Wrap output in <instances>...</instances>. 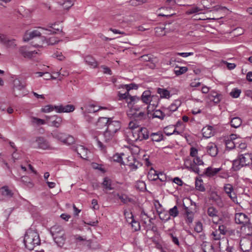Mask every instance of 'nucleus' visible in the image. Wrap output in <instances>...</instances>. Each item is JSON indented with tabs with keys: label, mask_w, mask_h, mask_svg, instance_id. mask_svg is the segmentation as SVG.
Instances as JSON below:
<instances>
[{
	"label": "nucleus",
	"mask_w": 252,
	"mask_h": 252,
	"mask_svg": "<svg viewBox=\"0 0 252 252\" xmlns=\"http://www.w3.org/2000/svg\"><path fill=\"white\" fill-rule=\"evenodd\" d=\"M106 129L109 130L111 132L116 133L121 128V123L119 121L114 120L113 118L110 120Z\"/></svg>",
	"instance_id": "nucleus-9"
},
{
	"label": "nucleus",
	"mask_w": 252,
	"mask_h": 252,
	"mask_svg": "<svg viewBox=\"0 0 252 252\" xmlns=\"http://www.w3.org/2000/svg\"><path fill=\"white\" fill-rule=\"evenodd\" d=\"M183 205L185 208L186 214L187 216V218L186 219V222L188 224H190L192 223L193 220V217H194V214L193 213L190 211L188 207L185 206L184 203H183Z\"/></svg>",
	"instance_id": "nucleus-23"
},
{
	"label": "nucleus",
	"mask_w": 252,
	"mask_h": 252,
	"mask_svg": "<svg viewBox=\"0 0 252 252\" xmlns=\"http://www.w3.org/2000/svg\"><path fill=\"white\" fill-rule=\"evenodd\" d=\"M41 37L40 32L37 30H33L29 33H26L24 37V40L26 42L29 41L31 39L36 37Z\"/></svg>",
	"instance_id": "nucleus-21"
},
{
	"label": "nucleus",
	"mask_w": 252,
	"mask_h": 252,
	"mask_svg": "<svg viewBox=\"0 0 252 252\" xmlns=\"http://www.w3.org/2000/svg\"><path fill=\"white\" fill-rule=\"evenodd\" d=\"M133 118L137 121H141L143 119H145L146 118V115L145 112H140L139 113L135 112L132 114Z\"/></svg>",
	"instance_id": "nucleus-49"
},
{
	"label": "nucleus",
	"mask_w": 252,
	"mask_h": 252,
	"mask_svg": "<svg viewBox=\"0 0 252 252\" xmlns=\"http://www.w3.org/2000/svg\"><path fill=\"white\" fill-rule=\"evenodd\" d=\"M150 136L153 142H159L163 139V135L162 132L160 131L152 133Z\"/></svg>",
	"instance_id": "nucleus-35"
},
{
	"label": "nucleus",
	"mask_w": 252,
	"mask_h": 252,
	"mask_svg": "<svg viewBox=\"0 0 252 252\" xmlns=\"http://www.w3.org/2000/svg\"><path fill=\"white\" fill-rule=\"evenodd\" d=\"M140 216L142 219L144 220V223L145 225L143 226L146 231L145 235L150 239L158 232V227L155 225L151 224L152 219H149L147 214L144 211L141 212Z\"/></svg>",
	"instance_id": "nucleus-4"
},
{
	"label": "nucleus",
	"mask_w": 252,
	"mask_h": 252,
	"mask_svg": "<svg viewBox=\"0 0 252 252\" xmlns=\"http://www.w3.org/2000/svg\"><path fill=\"white\" fill-rule=\"evenodd\" d=\"M21 182L29 188H32L33 186L31 180L27 176H23L21 178Z\"/></svg>",
	"instance_id": "nucleus-50"
},
{
	"label": "nucleus",
	"mask_w": 252,
	"mask_h": 252,
	"mask_svg": "<svg viewBox=\"0 0 252 252\" xmlns=\"http://www.w3.org/2000/svg\"><path fill=\"white\" fill-rule=\"evenodd\" d=\"M63 113H70L75 110V107L72 104H67L65 106L63 105Z\"/></svg>",
	"instance_id": "nucleus-53"
},
{
	"label": "nucleus",
	"mask_w": 252,
	"mask_h": 252,
	"mask_svg": "<svg viewBox=\"0 0 252 252\" xmlns=\"http://www.w3.org/2000/svg\"><path fill=\"white\" fill-rule=\"evenodd\" d=\"M157 93L160 95L161 98H169L170 96L169 91L165 89L158 88Z\"/></svg>",
	"instance_id": "nucleus-38"
},
{
	"label": "nucleus",
	"mask_w": 252,
	"mask_h": 252,
	"mask_svg": "<svg viewBox=\"0 0 252 252\" xmlns=\"http://www.w3.org/2000/svg\"><path fill=\"white\" fill-rule=\"evenodd\" d=\"M221 170V168H213L211 166H209L205 169V171L202 172L200 171V174H205L206 176L209 177H212L217 174Z\"/></svg>",
	"instance_id": "nucleus-17"
},
{
	"label": "nucleus",
	"mask_w": 252,
	"mask_h": 252,
	"mask_svg": "<svg viewBox=\"0 0 252 252\" xmlns=\"http://www.w3.org/2000/svg\"><path fill=\"white\" fill-rule=\"evenodd\" d=\"M212 236H213V239L214 240H220L221 239L222 236L218 230L213 231L212 233Z\"/></svg>",
	"instance_id": "nucleus-61"
},
{
	"label": "nucleus",
	"mask_w": 252,
	"mask_h": 252,
	"mask_svg": "<svg viewBox=\"0 0 252 252\" xmlns=\"http://www.w3.org/2000/svg\"><path fill=\"white\" fill-rule=\"evenodd\" d=\"M49 125L55 127H59L62 122V118L58 115L45 116L44 117Z\"/></svg>",
	"instance_id": "nucleus-8"
},
{
	"label": "nucleus",
	"mask_w": 252,
	"mask_h": 252,
	"mask_svg": "<svg viewBox=\"0 0 252 252\" xmlns=\"http://www.w3.org/2000/svg\"><path fill=\"white\" fill-rule=\"evenodd\" d=\"M188 70V68L186 66L180 67L178 65L174 66V73L177 76H179L185 73Z\"/></svg>",
	"instance_id": "nucleus-39"
},
{
	"label": "nucleus",
	"mask_w": 252,
	"mask_h": 252,
	"mask_svg": "<svg viewBox=\"0 0 252 252\" xmlns=\"http://www.w3.org/2000/svg\"><path fill=\"white\" fill-rule=\"evenodd\" d=\"M53 110L54 106L51 104L47 105L41 109V111L43 113H48L53 111Z\"/></svg>",
	"instance_id": "nucleus-60"
},
{
	"label": "nucleus",
	"mask_w": 252,
	"mask_h": 252,
	"mask_svg": "<svg viewBox=\"0 0 252 252\" xmlns=\"http://www.w3.org/2000/svg\"><path fill=\"white\" fill-rule=\"evenodd\" d=\"M125 156L124 153L118 154L116 153L113 156V160L115 162L120 163L121 164L125 165V163L123 161L122 156Z\"/></svg>",
	"instance_id": "nucleus-48"
},
{
	"label": "nucleus",
	"mask_w": 252,
	"mask_h": 252,
	"mask_svg": "<svg viewBox=\"0 0 252 252\" xmlns=\"http://www.w3.org/2000/svg\"><path fill=\"white\" fill-rule=\"evenodd\" d=\"M131 217L129 218L131 220V221L129 223L131 225L132 229L134 231H137L140 230V225L139 221H136L134 220V216L132 214H130Z\"/></svg>",
	"instance_id": "nucleus-36"
},
{
	"label": "nucleus",
	"mask_w": 252,
	"mask_h": 252,
	"mask_svg": "<svg viewBox=\"0 0 252 252\" xmlns=\"http://www.w3.org/2000/svg\"><path fill=\"white\" fill-rule=\"evenodd\" d=\"M53 239L56 244L59 247H62L63 246L65 242L66 237L65 235V233L64 234V235H60L59 236L54 237Z\"/></svg>",
	"instance_id": "nucleus-30"
},
{
	"label": "nucleus",
	"mask_w": 252,
	"mask_h": 252,
	"mask_svg": "<svg viewBox=\"0 0 252 252\" xmlns=\"http://www.w3.org/2000/svg\"><path fill=\"white\" fill-rule=\"evenodd\" d=\"M158 209L159 208H157L159 217L160 220L164 221H168L170 219L171 216H173V208H170L168 212L166 210L159 211Z\"/></svg>",
	"instance_id": "nucleus-12"
},
{
	"label": "nucleus",
	"mask_w": 252,
	"mask_h": 252,
	"mask_svg": "<svg viewBox=\"0 0 252 252\" xmlns=\"http://www.w3.org/2000/svg\"><path fill=\"white\" fill-rule=\"evenodd\" d=\"M115 134V133L111 132L109 130L108 131V130L106 129L103 133L104 142L108 143L112 140Z\"/></svg>",
	"instance_id": "nucleus-33"
},
{
	"label": "nucleus",
	"mask_w": 252,
	"mask_h": 252,
	"mask_svg": "<svg viewBox=\"0 0 252 252\" xmlns=\"http://www.w3.org/2000/svg\"><path fill=\"white\" fill-rule=\"evenodd\" d=\"M50 232L53 238L59 236L60 235H64L65 233L63 228L58 225H55L51 227L50 229Z\"/></svg>",
	"instance_id": "nucleus-14"
},
{
	"label": "nucleus",
	"mask_w": 252,
	"mask_h": 252,
	"mask_svg": "<svg viewBox=\"0 0 252 252\" xmlns=\"http://www.w3.org/2000/svg\"><path fill=\"white\" fill-rule=\"evenodd\" d=\"M225 145L226 148L230 150L234 149L235 147L234 142L232 140L229 139L226 140Z\"/></svg>",
	"instance_id": "nucleus-63"
},
{
	"label": "nucleus",
	"mask_w": 252,
	"mask_h": 252,
	"mask_svg": "<svg viewBox=\"0 0 252 252\" xmlns=\"http://www.w3.org/2000/svg\"><path fill=\"white\" fill-rule=\"evenodd\" d=\"M150 239L156 245L157 248H161V245L160 243V234L159 232Z\"/></svg>",
	"instance_id": "nucleus-43"
},
{
	"label": "nucleus",
	"mask_w": 252,
	"mask_h": 252,
	"mask_svg": "<svg viewBox=\"0 0 252 252\" xmlns=\"http://www.w3.org/2000/svg\"><path fill=\"white\" fill-rule=\"evenodd\" d=\"M198 150L194 147H191L190 149V156L193 158V160L186 159L185 161V165L187 168L191 171L194 172L198 174H200L199 165H203L204 162L199 157L197 156Z\"/></svg>",
	"instance_id": "nucleus-1"
},
{
	"label": "nucleus",
	"mask_w": 252,
	"mask_h": 252,
	"mask_svg": "<svg viewBox=\"0 0 252 252\" xmlns=\"http://www.w3.org/2000/svg\"><path fill=\"white\" fill-rule=\"evenodd\" d=\"M102 185L104 189L108 190L113 189L114 188L111 187V180L107 177L104 178Z\"/></svg>",
	"instance_id": "nucleus-47"
},
{
	"label": "nucleus",
	"mask_w": 252,
	"mask_h": 252,
	"mask_svg": "<svg viewBox=\"0 0 252 252\" xmlns=\"http://www.w3.org/2000/svg\"><path fill=\"white\" fill-rule=\"evenodd\" d=\"M32 122L37 125H45L46 123L45 120L34 117L32 118Z\"/></svg>",
	"instance_id": "nucleus-57"
},
{
	"label": "nucleus",
	"mask_w": 252,
	"mask_h": 252,
	"mask_svg": "<svg viewBox=\"0 0 252 252\" xmlns=\"http://www.w3.org/2000/svg\"><path fill=\"white\" fill-rule=\"evenodd\" d=\"M169 222L167 221H164L163 223V228L165 231L168 232V234L171 236L172 241H173V232L172 229H173V226L171 225L170 226ZM172 224V223H171Z\"/></svg>",
	"instance_id": "nucleus-34"
},
{
	"label": "nucleus",
	"mask_w": 252,
	"mask_h": 252,
	"mask_svg": "<svg viewBox=\"0 0 252 252\" xmlns=\"http://www.w3.org/2000/svg\"><path fill=\"white\" fill-rule=\"evenodd\" d=\"M135 188L137 190L143 191L146 189V184L142 181H139L136 183Z\"/></svg>",
	"instance_id": "nucleus-52"
},
{
	"label": "nucleus",
	"mask_w": 252,
	"mask_h": 252,
	"mask_svg": "<svg viewBox=\"0 0 252 252\" xmlns=\"http://www.w3.org/2000/svg\"><path fill=\"white\" fill-rule=\"evenodd\" d=\"M243 228L244 234L247 236L252 235V223L249 222L247 224L243 225L242 227Z\"/></svg>",
	"instance_id": "nucleus-37"
},
{
	"label": "nucleus",
	"mask_w": 252,
	"mask_h": 252,
	"mask_svg": "<svg viewBox=\"0 0 252 252\" xmlns=\"http://www.w3.org/2000/svg\"><path fill=\"white\" fill-rule=\"evenodd\" d=\"M222 219H219V220L216 222V224H219L218 229H217L219 232L222 235H227V226L226 224H222ZM214 223H215V221H213Z\"/></svg>",
	"instance_id": "nucleus-22"
},
{
	"label": "nucleus",
	"mask_w": 252,
	"mask_h": 252,
	"mask_svg": "<svg viewBox=\"0 0 252 252\" xmlns=\"http://www.w3.org/2000/svg\"><path fill=\"white\" fill-rule=\"evenodd\" d=\"M25 86L22 84L18 80L14 81V86L13 88V94L17 97H21L25 95Z\"/></svg>",
	"instance_id": "nucleus-7"
},
{
	"label": "nucleus",
	"mask_w": 252,
	"mask_h": 252,
	"mask_svg": "<svg viewBox=\"0 0 252 252\" xmlns=\"http://www.w3.org/2000/svg\"><path fill=\"white\" fill-rule=\"evenodd\" d=\"M151 92L149 91H144L141 97V102L143 103H145L146 104L149 103V106H147V108L148 109L151 106H152V108H154L157 106L158 104L152 103V100H151Z\"/></svg>",
	"instance_id": "nucleus-10"
},
{
	"label": "nucleus",
	"mask_w": 252,
	"mask_h": 252,
	"mask_svg": "<svg viewBox=\"0 0 252 252\" xmlns=\"http://www.w3.org/2000/svg\"><path fill=\"white\" fill-rule=\"evenodd\" d=\"M110 120H111V118L99 117L97 120L96 125L100 128L105 126H107L109 121H110Z\"/></svg>",
	"instance_id": "nucleus-28"
},
{
	"label": "nucleus",
	"mask_w": 252,
	"mask_h": 252,
	"mask_svg": "<svg viewBox=\"0 0 252 252\" xmlns=\"http://www.w3.org/2000/svg\"><path fill=\"white\" fill-rule=\"evenodd\" d=\"M210 200H212L220 208L224 206V203L220 197L216 192H212L210 195Z\"/></svg>",
	"instance_id": "nucleus-16"
},
{
	"label": "nucleus",
	"mask_w": 252,
	"mask_h": 252,
	"mask_svg": "<svg viewBox=\"0 0 252 252\" xmlns=\"http://www.w3.org/2000/svg\"><path fill=\"white\" fill-rule=\"evenodd\" d=\"M225 7H221V6H215L213 8V9L210 11H215L218 12L219 14L216 17L209 18V19L212 20H219L223 17V15L220 14V11L223 9H226Z\"/></svg>",
	"instance_id": "nucleus-29"
},
{
	"label": "nucleus",
	"mask_w": 252,
	"mask_h": 252,
	"mask_svg": "<svg viewBox=\"0 0 252 252\" xmlns=\"http://www.w3.org/2000/svg\"><path fill=\"white\" fill-rule=\"evenodd\" d=\"M241 93V91L237 88L233 89L230 93V95L233 98H238Z\"/></svg>",
	"instance_id": "nucleus-58"
},
{
	"label": "nucleus",
	"mask_w": 252,
	"mask_h": 252,
	"mask_svg": "<svg viewBox=\"0 0 252 252\" xmlns=\"http://www.w3.org/2000/svg\"><path fill=\"white\" fill-rule=\"evenodd\" d=\"M213 127L211 126H207L204 127L202 129V133L203 137L207 138L211 137L213 135Z\"/></svg>",
	"instance_id": "nucleus-26"
},
{
	"label": "nucleus",
	"mask_w": 252,
	"mask_h": 252,
	"mask_svg": "<svg viewBox=\"0 0 252 252\" xmlns=\"http://www.w3.org/2000/svg\"><path fill=\"white\" fill-rule=\"evenodd\" d=\"M174 134H179L183 133L185 128V126H184L183 122L180 120H179L176 123V124L174 125Z\"/></svg>",
	"instance_id": "nucleus-32"
},
{
	"label": "nucleus",
	"mask_w": 252,
	"mask_h": 252,
	"mask_svg": "<svg viewBox=\"0 0 252 252\" xmlns=\"http://www.w3.org/2000/svg\"><path fill=\"white\" fill-rule=\"evenodd\" d=\"M195 189L201 192L205 191V188L204 186L202 180L196 179L195 181Z\"/></svg>",
	"instance_id": "nucleus-46"
},
{
	"label": "nucleus",
	"mask_w": 252,
	"mask_h": 252,
	"mask_svg": "<svg viewBox=\"0 0 252 252\" xmlns=\"http://www.w3.org/2000/svg\"><path fill=\"white\" fill-rule=\"evenodd\" d=\"M203 230V225L201 221H198L196 222L195 226L194 227V230L197 233L201 232Z\"/></svg>",
	"instance_id": "nucleus-62"
},
{
	"label": "nucleus",
	"mask_w": 252,
	"mask_h": 252,
	"mask_svg": "<svg viewBox=\"0 0 252 252\" xmlns=\"http://www.w3.org/2000/svg\"><path fill=\"white\" fill-rule=\"evenodd\" d=\"M133 135L135 137V141H142L146 140L149 137V132L146 127H140L138 129L133 132Z\"/></svg>",
	"instance_id": "nucleus-6"
},
{
	"label": "nucleus",
	"mask_w": 252,
	"mask_h": 252,
	"mask_svg": "<svg viewBox=\"0 0 252 252\" xmlns=\"http://www.w3.org/2000/svg\"><path fill=\"white\" fill-rule=\"evenodd\" d=\"M235 221L237 224H242L243 225L250 222L248 217L244 213H238L235 215Z\"/></svg>",
	"instance_id": "nucleus-13"
},
{
	"label": "nucleus",
	"mask_w": 252,
	"mask_h": 252,
	"mask_svg": "<svg viewBox=\"0 0 252 252\" xmlns=\"http://www.w3.org/2000/svg\"><path fill=\"white\" fill-rule=\"evenodd\" d=\"M218 213V210L213 206H210L207 209V215L210 217L214 218L217 217Z\"/></svg>",
	"instance_id": "nucleus-45"
},
{
	"label": "nucleus",
	"mask_w": 252,
	"mask_h": 252,
	"mask_svg": "<svg viewBox=\"0 0 252 252\" xmlns=\"http://www.w3.org/2000/svg\"><path fill=\"white\" fill-rule=\"evenodd\" d=\"M209 99L212 100L215 103H218L222 98V95L217 92L212 91L209 94Z\"/></svg>",
	"instance_id": "nucleus-24"
},
{
	"label": "nucleus",
	"mask_w": 252,
	"mask_h": 252,
	"mask_svg": "<svg viewBox=\"0 0 252 252\" xmlns=\"http://www.w3.org/2000/svg\"><path fill=\"white\" fill-rule=\"evenodd\" d=\"M36 142L37 143L39 148L44 150L52 149V148L50 147L48 141L42 137H37L36 139Z\"/></svg>",
	"instance_id": "nucleus-15"
},
{
	"label": "nucleus",
	"mask_w": 252,
	"mask_h": 252,
	"mask_svg": "<svg viewBox=\"0 0 252 252\" xmlns=\"http://www.w3.org/2000/svg\"><path fill=\"white\" fill-rule=\"evenodd\" d=\"M3 45L7 47H15L16 46L15 43V40L13 39H10L7 36L5 40V42L3 43Z\"/></svg>",
	"instance_id": "nucleus-51"
},
{
	"label": "nucleus",
	"mask_w": 252,
	"mask_h": 252,
	"mask_svg": "<svg viewBox=\"0 0 252 252\" xmlns=\"http://www.w3.org/2000/svg\"><path fill=\"white\" fill-rule=\"evenodd\" d=\"M172 22L166 23L164 28L157 27L155 28V32L158 36H162L165 34L166 32L171 30L169 26L171 24Z\"/></svg>",
	"instance_id": "nucleus-18"
},
{
	"label": "nucleus",
	"mask_w": 252,
	"mask_h": 252,
	"mask_svg": "<svg viewBox=\"0 0 252 252\" xmlns=\"http://www.w3.org/2000/svg\"><path fill=\"white\" fill-rule=\"evenodd\" d=\"M201 247L203 252H215L214 246L210 242H203Z\"/></svg>",
	"instance_id": "nucleus-27"
},
{
	"label": "nucleus",
	"mask_w": 252,
	"mask_h": 252,
	"mask_svg": "<svg viewBox=\"0 0 252 252\" xmlns=\"http://www.w3.org/2000/svg\"><path fill=\"white\" fill-rule=\"evenodd\" d=\"M207 153L212 157H215L218 153L217 146L214 143H209L207 146Z\"/></svg>",
	"instance_id": "nucleus-19"
},
{
	"label": "nucleus",
	"mask_w": 252,
	"mask_h": 252,
	"mask_svg": "<svg viewBox=\"0 0 252 252\" xmlns=\"http://www.w3.org/2000/svg\"><path fill=\"white\" fill-rule=\"evenodd\" d=\"M85 63L89 65L92 66L94 68L97 66V63L96 60L91 55H87L84 57Z\"/></svg>",
	"instance_id": "nucleus-25"
},
{
	"label": "nucleus",
	"mask_w": 252,
	"mask_h": 252,
	"mask_svg": "<svg viewBox=\"0 0 252 252\" xmlns=\"http://www.w3.org/2000/svg\"><path fill=\"white\" fill-rule=\"evenodd\" d=\"M41 40L44 43L46 42L49 45H53L58 43L60 40L56 37H52L47 39L45 36L41 37Z\"/></svg>",
	"instance_id": "nucleus-31"
},
{
	"label": "nucleus",
	"mask_w": 252,
	"mask_h": 252,
	"mask_svg": "<svg viewBox=\"0 0 252 252\" xmlns=\"http://www.w3.org/2000/svg\"><path fill=\"white\" fill-rule=\"evenodd\" d=\"M119 199L124 204H127L128 202L134 203L135 202V201L133 199L129 197L125 193L121 194V196L119 197Z\"/></svg>",
	"instance_id": "nucleus-44"
},
{
	"label": "nucleus",
	"mask_w": 252,
	"mask_h": 252,
	"mask_svg": "<svg viewBox=\"0 0 252 252\" xmlns=\"http://www.w3.org/2000/svg\"><path fill=\"white\" fill-rule=\"evenodd\" d=\"M138 88V85L134 83L125 85L124 87V88H125L126 90V92H128V93L130 90L133 89L137 90Z\"/></svg>",
	"instance_id": "nucleus-59"
},
{
	"label": "nucleus",
	"mask_w": 252,
	"mask_h": 252,
	"mask_svg": "<svg viewBox=\"0 0 252 252\" xmlns=\"http://www.w3.org/2000/svg\"><path fill=\"white\" fill-rule=\"evenodd\" d=\"M141 102V100L140 97H137V96H131L130 95L129 96V100L127 101V103L128 104H132L133 105V109L135 110L136 111H138L140 110V107H139L137 105H135L136 103L138 102Z\"/></svg>",
	"instance_id": "nucleus-20"
},
{
	"label": "nucleus",
	"mask_w": 252,
	"mask_h": 252,
	"mask_svg": "<svg viewBox=\"0 0 252 252\" xmlns=\"http://www.w3.org/2000/svg\"><path fill=\"white\" fill-rule=\"evenodd\" d=\"M171 8H169V7H166V8H164V7H161L160 8L158 9V11H161L162 10H165V11L164 12H159L158 14V17H160V16H162V17H165L166 18H168V17H171L173 15V13H170L169 12H168V10H170Z\"/></svg>",
	"instance_id": "nucleus-41"
},
{
	"label": "nucleus",
	"mask_w": 252,
	"mask_h": 252,
	"mask_svg": "<svg viewBox=\"0 0 252 252\" xmlns=\"http://www.w3.org/2000/svg\"><path fill=\"white\" fill-rule=\"evenodd\" d=\"M242 121L241 119L238 117L232 118L230 122L231 126L234 128L239 127L242 124Z\"/></svg>",
	"instance_id": "nucleus-40"
},
{
	"label": "nucleus",
	"mask_w": 252,
	"mask_h": 252,
	"mask_svg": "<svg viewBox=\"0 0 252 252\" xmlns=\"http://www.w3.org/2000/svg\"><path fill=\"white\" fill-rule=\"evenodd\" d=\"M24 243L25 248L30 251L33 250L40 244V239L37 232L32 229H28L25 234Z\"/></svg>",
	"instance_id": "nucleus-2"
},
{
	"label": "nucleus",
	"mask_w": 252,
	"mask_h": 252,
	"mask_svg": "<svg viewBox=\"0 0 252 252\" xmlns=\"http://www.w3.org/2000/svg\"><path fill=\"white\" fill-rule=\"evenodd\" d=\"M252 165V155L246 153L239 154L237 158L232 161V169L238 171L244 167H249Z\"/></svg>",
	"instance_id": "nucleus-3"
},
{
	"label": "nucleus",
	"mask_w": 252,
	"mask_h": 252,
	"mask_svg": "<svg viewBox=\"0 0 252 252\" xmlns=\"http://www.w3.org/2000/svg\"><path fill=\"white\" fill-rule=\"evenodd\" d=\"M51 135L53 138L66 145L71 146L75 144V139L70 135H66L57 130L53 131L51 133Z\"/></svg>",
	"instance_id": "nucleus-5"
},
{
	"label": "nucleus",
	"mask_w": 252,
	"mask_h": 252,
	"mask_svg": "<svg viewBox=\"0 0 252 252\" xmlns=\"http://www.w3.org/2000/svg\"><path fill=\"white\" fill-rule=\"evenodd\" d=\"M164 116L165 115L159 110H156L153 114V117L158 118L160 119H163Z\"/></svg>",
	"instance_id": "nucleus-64"
},
{
	"label": "nucleus",
	"mask_w": 252,
	"mask_h": 252,
	"mask_svg": "<svg viewBox=\"0 0 252 252\" xmlns=\"http://www.w3.org/2000/svg\"><path fill=\"white\" fill-rule=\"evenodd\" d=\"M224 190L225 193L228 195L229 194H231L233 191V187L232 185L230 184H226L223 188Z\"/></svg>",
	"instance_id": "nucleus-55"
},
{
	"label": "nucleus",
	"mask_w": 252,
	"mask_h": 252,
	"mask_svg": "<svg viewBox=\"0 0 252 252\" xmlns=\"http://www.w3.org/2000/svg\"><path fill=\"white\" fill-rule=\"evenodd\" d=\"M81 148L80 152L79 153L77 150V145L75 144L72 145L71 147V149L74 152H77L78 155L82 159H88V157L87 156V153L88 150L87 148H85L84 146L79 145Z\"/></svg>",
	"instance_id": "nucleus-11"
},
{
	"label": "nucleus",
	"mask_w": 252,
	"mask_h": 252,
	"mask_svg": "<svg viewBox=\"0 0 252 252\" xmlns=\"http://www.w3.org/2000/svg\"><path fill=\"white\" fill-rule=\"evenodd\" d=\"M164 133L167 136L173 134V126H168L164 127Z\"/></svg>",
	"instance_id": "nucleus-56"
},
{
	"label": "nucleus",
	"mask_w": 252,
	"mask_h": 252,
	"mask_svg": "<svg viewBox=\"0 0 252 252\" xmlns=\"http://www.w3.org/2000/svg\"><path fill=\"white\" fill-rule=\"evenodd\" d=\"M201 11V9L197 6H194L191 8L188 9L186 11L187 15H190L192 14H195Z\"/></svg>",
	"instance_id": "nucleus-54"
},
{
	"label": "nucleus",
	"mask_w": 252,
	"mask_h": 252,
	"mask_svg": "<svg viewBox=\"0 0 252 252\" xmlns=\"http://www.w3.org/2000/svg\"><path fill=\"white\" fill-rule=\"evenodd\" d=\"M1 194L3 196H6L7 197H12L13 195V193L11 190H10L8 187L6 186H3L1 188Z\"/></svg>",
	"instance_id": "nucleus-42"
}]
</instances>
